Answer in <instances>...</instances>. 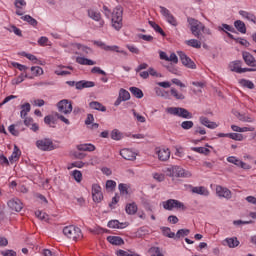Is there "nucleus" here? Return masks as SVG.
<instances>
[{
    "instance_id": "40",
    "label": "nucleus",
    "mask_w": 256,
    "mask_h": 256,
    "mask_svg": "<svg viewBox=\"0 0 256 256\" xmlns=\"http://www.w3.org/2000/svg\"><path fill=\"white\" fill-rule=\"evenodd\" d=\"M111 139H113L114 141H121V139H123V133H121L117 129H114L111 132Z\"/></svg>"
},
{
    "instance_id": "7",
    "label": "nucleus",
    "mask_w": 256,
    "mask_h": 256,
    "mask_svg": "<svg viewBox=\"0 0 256 256\" xmlns=\"http://www.w3.org/2000/svg\"><path fill=\"white\" fill-rule=\"evenodd\" d=\"M177 55H178L182 65H184V67H187V69H197V65L195 64V62L193 60H191L189 58V56H187V54H185V52L178 51Z\"/></svg>"
},
{
    "instance_id": "36",
    "label": "nucleus",
    "mask_w": 256,
    "mask_h": 256,
    "mask_svg": "<svg viewBox=\"0 0 256 256\" xmlns=\"http://www.w3.org/2000/svg\"><path fill=\"white\" fill-rule=\"evenodd\" d=\"M186 45L193 47L194 49H201V41L197 39L186 40Z\"/></svg>"
},
{
    "instance_id": "26",
    "label": "nucleus",
    "mask_w": 256,
    "mask_h": 256,
    "mask_svg": "<svg viewBox=\"0 0 256 256\" xmlns=\"http://www.w3.org/2000/svg\"><path fill=\"white\" fill-rule=\"evenodd\" d=\"M224 245H227L230 249H235V247H239V240L237 237H232V238H226L224 240Z\"/></svg>"
},
{
    "instance_id": "17",
    "label": "nucleus",
    "mask_w": 256,
    "mask_h": 256,
    "mask_svg": "<svg viewBox=\"0 0 256 256\" xmlns=\"http://www.w3.org/2000/svg\"><path fill=\"white\" fill-rule=\"evenodd\" d=\"M216 193L218 197H224V199H231L232 197L231 190L223 188L221 186L216 187Z\"/></svg>"
},
{
    "instance_id": "24",
    "label": "nucleus",
    "mask_w": 256,
    "mask_h": 256,
    "mask_svg": "<svg viewBox=\"0 0 256 256\" xmlns=\"http://www.w3.org/2000/svg\"><path fill=\"white\" fill-rule=\"evenodd\" d=\"M107 241L111 243V245H125V241L119 236H108Z\"/></svg>"
},
{
    "instance_id": "32",
    "label": "nucleus",
    "mask_w": 256,
    "mask_h": 256,
    "mask_svg": "<svg viewBox=\"0 0 256 256\" xmlns=\"http://www.w3.org/2000/svg\"><path fill=\"white\" fill-rule=\"evenodd\" d=\"M241 65H243V61L241 60H235L229 64L230 71H233L234 73H237L238 69H241Z\"/></svg>"
},
{
    "instance_id": "31",
    "label": "nucleus",
    "mask_w": 256,
    "mask_h": 256,
    "mask_svg": "<svg viewBox=\"0 0 256 256\" xmlns=\"http://www.w3.org/2000/svg\"><path fill=\"white\" fill-rule=\"evenodd\" d=\"M130 93H132V95L134 97H136V99H143V90L139 89L137 87H130L129 88Z\"/></svg>"
},
{
    "instance_id": "54",
    "label": "nucleus",
    "mask_w": 256,
    "mask_h": 256,
    "mask_svg": "<svg viewBox=\"0 0 256 256\" xmlns=\"http://www.w3.org/2000/svg\"><path fill=\"white\" fill-rule=\"evenodd\" d=\"M166 69L169 73H173V75H179V70L173 65V63L168 64Z\"/></svg>"
},
{
    "instance_id": "3",
    "label": "nucleus",
    "mask_w": 256,
    "mask_h": 256,
    "mask_svg": "<svg viewBox=\"0 0 256 256\" xmlns=\"http://www.w3.org/2000/svg\"><path fill=\"white\" fill-rule=\"evenodd\" d=\"M63 234L67 239H70V241H77V239H81V237H83L81 228L73 225L64 227Z\"/></svg>"
},
{
    "instance_id": "59",
    "label": "nucleus",
    "mask_w": 256,
    "mask_h": 256,
    "mask_svg": "<svg viewBox=\"0 0 256 256\" xmlns=\"http://www.w3.org/2000/svg\"><path fill=\"white\" fill-rule=\"evenodd\" d=\"M117 187V182L113 180H107L106 181V189H110V191H113Z\"/></svg>"
},
{
    "instance_id": "47",
    "label": "nucleus",
    "mask_w": 256,
    "mask_h": 256,
    "mask_svg": "<svg viewBox=\"0 0 256 256\" xmlns=\"http://www.w3.org/2000/svg\"><path fill=\"white\" fill-rule=\"evenodd\" d=\"M72 177L77 183H81V181H83V173H81L79 170H74L72 172Z\"/></svg>"
},
{
    "instance_id": "19",
    "label": "nucleus",
    "mask_w": 256,
    "mask_h": 256,
    "mask_svg": "<svg viewBox=\"0 0 256 256\" xmlns=\"http://www.w3.org/2000/svg\"><path fill=\"white\" fill-rule=\"evenodd\" d=\"M189 188L191 189V192L195 193L196 195H204V197H207L209 195V190H207L205 186L194 187L192 185H189Z\"/></svg>"
},
{
    "instance_id": "38",
    "label": "nucleus",
    "mask_w": 256,
    "mask_h": 256,
    "mask_svg": "<svg viewBox=\"0 0 256 256\" xmlns=\"http://www.w3.org/2000/svg\"><path fill=\"white\" fill-rule=\"evenodd\" d=\"M154 90H155L157 97H163L164 99H169V92H167L159 87H155Z\"/></svg>"
},
{
    "instance_id": "52",
    "label": "nucleus",
    "mask_w": 256,
    "mask_h": 256,
    "mask_svg": "<svg viewBox=\"0 0 256 256\" xmlns=\"http://www.w3.org/2000/svg\"><path fill=\"white\" fill-rule=\"evenodd\" d=\"M76 47H77V49L82 51L85 55H89V53H92L91 48H89L87 46H83L81 44H76Z\"/></svg>"
},
{
    "instance_id": "37",
    "label": "nucleus",
    "mask_w": 256,
    "mask_h": 256,
    "mask_svg": "<svg viewBox=\"0 0 256 256\" xmlns=\"http://www.w3.org/2000/svg\"><path fill=\"white\" fill-rule=\"evenodd\" d=\"M161 231H162V234L164 235V237H168L169 239H175V233L171 232V228L162 227Z\"/></svg>"
},
{
    "instance_id": "18",
    "label": "nucleus",
    "mask_w": 256,
    "mask_h": 256,
    "mask_svg": "<svg viewBox=\"0 0 256 256\" xmlns=\"http://www.w3.org/2000/svg\"><path fill=\"white\" fill-rule=\"evenodd\" d=\"M95 86V82L93 81H87V80H81L76 82V89L81 91V89H90L91 87Z\"/></svg>"
},
{
    "instance_id": "33",
    "label": "nucleus",
    "mask_w": 256,
    "mask_h": 256,
    "mask_svg": "<svg viewBox=\"0 0 256 256\" xmlns=\"http://www.w3.org/2000/svg\"><path fill=\"white\" fill-rule=\"evenodd\" d=\"M19 125H23V122H17L16 124H11L8 127L9 133L13 135L14 137H19V131L15 129V127H19Z\"/></svg>"
},
{
    "instance_id": "34",
    "label": "nucleus",
    "mask_w": 256,
    "mask_h": 256,
    "mask_svg": "<svg viewBox=\"0 0 256 256\" xmlns=\"http://www.w3.org/2000/svg\"><path fill=\"white\" fill-rule=\"evenodd\" d=\"M88 17H90V19H93V21H101V13L93 9H88Z\"/></svg>"
},
{
    "instance_id": "30",
    "label": "nucleus",
    "mask_w": 256,
    "mask_h": 256,
    "mask_svg": "<svg viewBox=\"0 0 256 256\" xmlns=\"http://www.w3.org/2000/svg\"><path fill=\"white\" fill-rule=\"evenodd\" d=\"M148 23L151 27H153V29H154V31H156V33H159L160 35H162V37L167 36L165 31H163V28L161 26H159L157 23H155L154 21H149Z\"/></svg>"
},
{
    "instance_id": "43",
    "label": "nucleus",
    "mask_w": 256,
    "mask_h": 256,
    "mask_svg": "<svg viewBox=\"0 0 256 256\" xmlns=\"http://www.w3.org/2000/svg\"><path fill=\"white\" fill-rule=\"evenodd\" d=\"M35 216L40 219V221H49V214L42 212L40 210H37L35 212Z\"/></svg>"
},
{
    "instance_id": "14",
    "label": "nucleus",
    "mask_w": 256,
    "mask_h": 256,
    "mask_svg": "<svg viewBox=\"0 0 256 256\" xmlns=\"http://www.w3.org/2000/svg\"><path fill=\"white\" fill-rule=\"evenodd\" d=\"M121 157L125 159L126 161H135L137 159V156L135 155V152H132L129 148H124L120 151Z\"/></svg>"
},
{
    "instance_id": "15",
    "label": "nucleus",
    "mask_w": 256,
    "mask_h": 256,
    "mask_svg": "<svg viewBox=\"0 0 256 256\" xmlns=\"http://www.w3.org/2000/svg\"><path fill=\"white\" fill-rule=\"evenodd\" d=\"M242 59L244 60V63L248 65V67L255 66V57L251 53L247 51L242 52Z\"/></svg>"
},
{
    "instance_id": "60",
    "label": "nucleus",
    "mask_w": 256,
    "mask_h": 256,
    "mask_svg": "<svg viewBox=\"0 0 256 256\" xmlns=\"http://www.w3.org/2000/svg\"><path fill=\"white\" fill-rule=\"evenodd\" d=\"M166 21L173 27H177V19L173 16V14H170L168 17H166Z\"/></svg>"
},
{
    "instance_id": "49",
    "label": "nucleus",
    "mask_w": 256,
    "mask_h": 256,
    "mask_svg": "<svg viewBox=\"0 0 256 256\" xmlns=\"http://www.w3.org/2000/svg\"><path fill=\"white\" fill-rule=\"evenodd\" d=\"M219 31H224L227 33V31H230V33H235V28L233 26L228 25V24H222V27H219Z\"/></svg>"
},
{
    "instance_id": "16",
    "label": "nucleus",
    "mask_w": 256,
    "mask_h": 256,
    "mask_svg": "<svg viewBox=\"0 0 256 256\" xmlns=\"http://www.w3.org/2000/svg\"><path fill=\"white\" fill-rule=\"evenodd\" d=\"M159 161H168L169 157H171V151L169 148H161L157 151Z\"/></svg>"
},
{
    "instance_id": "28",
    "label": "nucleus",
    "mask_w": 256,
    "mask_h": 256,
    "mask_svg": "<svg viewBox=\"0 0 256 256\" xmlns=\"http://www.w3.org/2000/svg\"><path fill=\"white\" fill-rule=\"evenodd\" d=\"M110 229H125V224L119 222V220H110L107 224Z\"/></svg>"
},
{
    "instance_id": "27",
    "label": "nucleus",
    "mask_w": 256,
    "mask_h": 256,
    "mask_svg": "<svg viewBox=\"0 0 256 256\" xmlns=\"http://www.w3.org/2000/svg\"><path fill=\"white\" fill-rule=\"evenodd\" d=\"M234 27L235 29H237V31H239V33H242V34L247 33V26H245V22L241 20H236L234 22Z\"/></svg>"
},
{
    "instance_id": "62",
    "label": "nucleus",
    "mask_w": 256,
    "mask_h": 256,
    "mask_svg": "<svg viewBox=\"0 0 256 256\" xmlns=\"http://www.w3.org/2000/svg\"><path fill=\"white\" fill-rule=\"evenodd\" d=\"M160 13L161 15H163V17H165V19H167V17L171 15V11H169V9L164 6H160Z\"/></svg>"
},
{
    "instance_id": "11",
    "label": "nucleus",
    "mask_w": 256,
    "mask_h": 256,
    "mask_svg": "<svg viewBox=\"0 0 256 256\" xmlns=\"http://www.w3.org/2000/svg\"><path fill=\"white\" fill-rule=\"evenodd\" d=\"M16 15L21 17L22 21H25L26 23L30 24L32 27H37V25H39V22H37L35 18H33L31 15H24V13L21 10H16Z\"/></svg>"
},
{
    "instance_id": "56",
    "label": "nucleus",
    "mask_w": 256,
    "mask_h": 256,
    "mask_svg": "<svg viewBox=\"0 0 256 256\" xmlns=\"http://www.w3.org/2000/svg\"><path fill=\"white\" fill-rule=\"evenodd\" d=\"M207 135V131L205 130V128L201 127V126H196L194 128V135Z\"/></svg>"
},
{
    "instance_id": "23",
    "label": "nucleus",
    "mask_w": 256,
    "mask_h": 256,
    "mask_svg": "<svg viewBox=\"0 0 256 256\" xmlns=\"http://www.w3.org/2000/svg\"><path fill=\"white\" fill-rule=\"evenodd\" d=\"M90 109H94L95 111H102V113H105L107 111V107H105L101 102L92 101L89 103Z\"/></svg>"
},
{
    "instance_id": "48",
    "label": "nucleus",
    "mask_w": 256,
    "mask_h": 256,
    "mask_svg": "<svg viewBox=\"0 0 256 256\" xmlns=\"http://www.w3.org/2000/svg\"><path fill=\"white\" fill-rule=\"evenodd\" d=\"M170 93H171L172 97H175V99H177V100L183 101V99H185V95L177 92V89H175V88H171Z\"/></svg>"
},
{
    "instance_id": "53",
    "label": "nucleus",
    "mask_w": 256,
    "mask_h": 256,
    "mask_svg": "<svg viewBox=\"0 0 256 256\" xmlns=\"http://www.w3.org/2000/svg\"><path fill=\"white\" fill-rule=\"evenodd\" d=\"M173 203H174V209H181L182 211H185L187 209L185 204H183V202L179 200H174Z\"/></svg>"
},
{
    "instance_id": "4",
    "label": "nucleus",
    "mask_w": 256,
    "mask_h": 256,
    "mask_svg": "<svg viewBox=\"0 0 256 256\" xmlns=\"http://www.w3.org/2000/svg\"><path fill=\"white\" fill-rule=\"evenodd\" d=\"M166 113L175 117H181L182 119H193V114L189 110L181 107H168Z\"/></svg>"
},
{
    "instance_id": "39",
    "label": "nucleus",
    "mask_w": 256,
    "mask_h": 256,
    "mask_svg": "<svg viewBox=\"0 0 256 256\" xmlns=\"http://www.w3.org/2000/svg\"><path fill=\"white\" fill-rule=\"evenodd\" d=\"M191 233V230L189 229H180L175 234L174 239H181V237H187Z\"/></svg>"
},
{
    "instance_id": "8",
    "label": "nucleus",
    "mask_w": 256,
    "mask_h": 256,
    "mask_svg": "<svg viewBox=\"0 0 256 256\" xmlns=\"http://www.w3.org/2000/svg\"><path fill=\"white\" fill-rule=\"evenodd\" d=\"M57 107L60 113L64 115H69L73 111V104L67 99H63L57 103Z\"/></svg>"
},
{
    "instance_id": "35",
    "label": "nucleus",
    "mask_w": 256,
    "mask_h": 256,
    "mask_svg": "<svg viewBox=\"0 0 256 256\" xmlns=\"http://www.w3.org/2000/svg\"><path fill=\"white\" fill-rule=\"evenodd\" d=\"M78 151H95V145L93 144H80L77 146Z\"/></svg>"
},
{
    "instance_id": "55",
    "label": "nucleus",
    "mask_w": 256,
    "mask_h": 256,
    "mask_svg": "<svg viewBox=\"0 0 256 256\" xmlns=\"http://www.w3.org/2000/svg\"><path fill=\"white\" fill-rule=\"evenodd\" d=\"M117 256H137V254L131 252V251H125V250H118L116 252Z\"/></svg>"
},
{
    "instance_id": "29",
    "label": "nucleus",
    "mask_w": 256,
    "mask_h": 256,
    "mask_svg": "<svg viewBox=\"0 0 256 256\" xmlns=\"http://www.w3.org/2000/svg\"><path fill=\"white\" fill-rule=\"evenodd\" d=\"M137 204L135 202L129 203L125 207L127 215H135L137 213Z\"/></svg>"
},
{
    "instance_id": "2",
    "label": "nucleus",
    "mask_w": 256,
    "mask_h": 256,
    "mask_svg": "<svg viewBox=\"0 0 256 256\" xmlns=\"http://www.w3.org/2000/svg\"><path fill=\"white\" fill-rule=\"evenodd\" d=\"M112 27L116 31H121L123 28V6L118 5L112 12Z\"/></svg>"
},
{
    "instance_id": "58",
    "label": "nucleus",
    "mask_w": 256,
    "mask_h": 256,
    "mask_svg": "<svg viewBox=\"0 0 256 256\" xmlns=\"http://www.w3.org/2000/svg\"><path fill=\"white\" fill-rule=\"evenodd\" d=\"M21 55H22V57H26V59H29V61H33V62L37 63V56H35L33 54H29L27 52H22Z\"/></svg>"
},
{
    "instance_id": "5",
    "label": "nucleus",
    "mask_w": 256,
    "mask_h": 256,
    "mask_svg": "<svg viewBox=\"0 0 256 256\" xmlns=\"http://www.w3.org/2000/svg\"><path fill=\"white\" fill-rule=\"evenodd\" d=\"M170 171H172V173L170 174V177H182L184 179H189V177H192V174L190 171L185 170L179 166H172L170 168Z\"/></svg>"
},
{
    "instance_id": "41",
    "label": "nucleus",
    "mask_w": 256,
    "mask_h": 256,
    "mask_svg": "<svg viewBox=\"0 0 256 256\" xmlns=\"http://www.w3.org/2000/svg\"><path fill=\"white\" fill-rule=\"evenodd\" d=\"M239 83L242 87H246L247 89H255V84H253V82L250 80L241 79Z\"/></svg>"
},
{
    "instance_id": "64",
    "label": "nucleus",
    "mask_w": 256,
    "mask_h": 256,
    "mask_svg": "<svg viewBox=\"0 0 256 256\" xmlns=\"http://www.w3.org/2000/svg\"><path fill=\"white\" fill-rule=\"evenodd\" d=\"M148 73L152 77H163V74L158 73L154 68H151V67L148 69Z\"/></svg>"
},
{
    "instance_id": "21",
    "label": "nucleus",
    "mask_w": 256,
    "mask_h": 256,
    "mask_svg": "<svg viewBox=\"0 0 256 256\" xmlns=\"http://www.w3.org/2000/svg\"><path fill=\"white\" fill-rule=\"evenodd\" d=\"M239 15H241V17H243L244 19H247V21H251L252 23H254L256 25L255 14H253L251 12H247L245 10H240Z\"/></svg>"
},
{
    "instance_id": "51",
    "label": "nucleus",
    "mask_w": 256,
    "mask_h": 256,
    "mask_svg": "<svg viewBox=\"0 0 256 256\" xmlns=\"http://www.w3.org/2000/svg\"><path fill=\"white\" fill-rule=\"evenodd\" d=\"M31 71L35 75V77H38L39 75H43V68L39 66H32Z\"/></svg>"
},
{
    "instance_id": "45",
    "label": "nucleus",
    "mask_w": 256,
    "mask_h": 256,
    "mask_svg": "<svg viewBox=\"0 0 256 256\" xmlns=\"http://www.w3.org/2000/svg\"><path fill=\"white\" fill-rule=\"evenodd\" d=\"M194 125L195 123H193V121L186 120L181 123L180 127H182V129H184L185 131H189V129H193Z\"/></svg>"
},
{
    "instance_id": "12",
    "label": "nucleus",
    "mask_w": 256,
    "mask_h": 256,
    "mask_svg": "<svg viewBox=\"0 0 256 256\" xmlns=\"http://www.w3.org/2000/svg\"><path fill=\"white\" fill-rule=\"evenodd\" d=\"M8 207L11 211H16L19 213L23 209V203L18 198H12L8 201Z\"/></svg>"
},
{
    "instance_id": "20",
    "label": "nucleus",
    "mask_w": 256,
    "mask_h": 256,
    "mask_svg": "<svg viewBox=\"0 0 256 256\" xmlns=\"http://www.w3.org/2000/svg\"><path fill=\"white\" fill-rule=\"evenodd\" d=\"M199 121L201 123V125H204V127H207L208 129H217L218 125L215 122H211L209 120V118L205 117V116H201L199 118Z\"/></svg>"
},
{
    "instance_id": "22",
    "label": "nucleus",
    "mask_w": 256,
    "mask_h": 256,
    "mask_svg": "<svg viewBox=\"0 0 256 256\" xmlns=\"http://www.w3.org/2000/svg\"><path fill=\"white\" fill-rule=\"evenodd\" d=\"M19 157H21V150L17 145H14V150L8 159L10 163H15V161H19Z\"/></svg>"
},
{
    "instance_id": "6",
    "label": "nucleus",
    "mask_w": 256,
    "mask_h": 256,
    "mask_svg": "<svg viewBox=\"0 0 256 256\" xmlns=\"http://www.w3.org/2000/svg\"><path fill=\"white\" fill-rule=\"evenodd\" d=\"M36 146L40 149V151H53V149H55L53 140L49 138H43L38 140L36 142Z\"/></svg>"
},
{
    "instance_id": "25",
    "label": "nucleus",
    "mask_w": 256,
    "mask_h": 256,
    "mask_svg": "<svg viewBox=\"0 0 256 256\" xmlns=\"http://www.w3.org/2000/svg\"><path fill=\"white\" fill-rule=\"evenodd\" d=\"M20 117L21 119H25L27 117V114L31 111V104L29 102H26L20 106Z\"/></svg>"
},
{
    "instance_id": "57",
    "label": "nucleus",
    "mask_w": 256,
    "mask_h": 256,
    "mask_svg": "<svg viewBox=\"0 0 256 256\" xmlns=\"http://www.w3.org/2000/svg\"><path fill=\"white\" fill-rule=\"evenodd\" d=\"M85 166V163L83 161H76L70 164V166H68V169H73V167H77L78 169H81L82 167Z\"/></svg>"
},
{
    "instance_id": "50",
    "label": "nucleus",
    "mask_w": 256,
    "mask_h": 256,
    "mask_svg": "<svg viewBox=\"0 0 256 256\" xmlns=\"http://www.w3.org/2000/svg\"><path fill=\"white\" fill-rule=\"evenodd\" d=\"M229 139H233V141H243V134L239 133H229Z\"/></svg>"
},
{
    "instance_id": "63",
    "label": "nucleus",
    "mask_w": 256,
    "mask_h": 256,
    "mask_svg": "<svg viewBox=\"0 0 256 256\" xmlns=\"http://www.w3.org/2000/svg\"><path fill=\"white\" fill-rule=\"evenodd\" d=\"M14 5L16 9H21V7H25V5H27V2L25 0H15Z\"/></svg>"
},
{
    "instance_id": "1",
    "label": "nucleus",
    "mask_w": 256,
    "mask_h": 256,
    "mask_svg": "<svg viewBox=\"0 0 256 256\" xmlns=\"http://www.w3.org/2000/svg\"><path fill=\"white\" fill-rule=\"evenodd\" d=\"M187 22L190 25L192 35L201 41L203 39V34H201V31L205 33V25L199 20L191 17L187 19Z\"/></svg>"
},
{
    "instance_id": "61",
    "label": "nucleus",
    "mask_w": 256,
    "mask_h": 256,
    "mask_svg": "<svg viewBox=\"0 0 256 256\" xmlns=\"http://www.w3.org/2000/svg\"><path fill=\"white\" fill-rule=\"evenodd\" d=\"M12 67H16L19 71H27V69H29L26 65H22L17 62H12Z\"/></svg>"
},
{
    "instance_id": "13",
    "label": "nucleus",
    "mask_w": 256,
    "mask_h": 256,
    "mask_svg": "<svg viewBox=\"0 0 256 256\" xmlns=\"http://www.w3.org/2000/svg\"><path fill=\"white\" fill-rule=\"evenodd\" d=\"M228 163H232L233 165H236V167H241V169H251V166L243 161H241L239 158L235 156H229L227 158Z\"/></svg>"
},
{
    "instance_id": "46",
    "label": "nucleus",
    "mask_w": 256,
    "mask_h": 256,
    "mask_svg": "<svg viewBox=\"0 0 256 256\" xmlns=\"http://www.w3.org/2000/svg\"><path fill=\"white\" fill-rule=\"evenodd\" d=\"M120 195H129V186L127 184L120 183L118 185Z\"/></svg>"
},
{
    "instance_id": "9",
    "label": "nucleus",
    "mask_w": 256,
    "mask_h": 256,
    "mask_svg": "<svg viewBox=\"0 0 256 256\" xmlns=\"http://www.w3.org/2000/svg\"><path fill=\"white\" fill-rule=\"evenodd\" d=\"M92 199L94 203H101L103 201V192L99 184L92 185Z\"/></svg>"
},
{
    "instance_id": "10",
    "label": "nucleus",
    "mask_w": 256,
    "mask_h": 256,
    "mask_svg": "<svg viewBox=\"0 0 256 256\" xmlns=\"http://www.w3.org/2000/svg\"><path fill=\"white\" fill-rule=\"evenodd\" d=\"M130 99H131V94L129 93V91L121 88L119 91V96L115 101L114 105L115 107H119L121 103H123V101H129Z\"/></svg>"
},
{
    "instance_id": "44",
    "label": "nucleus",
    "mask_w": 256,
    "mask_h": 256,
    "mask_svg": "<svg viewBox=\"0 0 256 256\" xmlns=\"http://www.w3.org/2000/svg\"><path fill=\"white\" fill-rule=\"evenodd\" d=\"M174 201L175 199H169L166 202H164V209H166V211H173V209H175V204L173 203Z\"/></svg>"
},
{
    "instance_id": "42",
    "label": "nucleus",
    "mask_w": 256,
    "mask_h": 256,
    "mask_svg": "<svg viewBox=\"0 0 256 256\" xmlns=\"http://www.w3.org/2000/svg\"><path fill=\"white\" fill-rule=\"evenodd\" d=\"M192 150L195 151V153H200L201 155H209V153H211V150L205 147H192Z\"/></svg>"
}]
</instances>
